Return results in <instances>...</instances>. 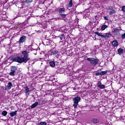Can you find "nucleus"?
<instances>
[{
	"label": "nucleus",
	"mask_w": 125,
	"mask_h": 125,
	"mask_svg": "<svg viewBox=\"0 0 125 125\" xmlns=\"http://www.w3.org/2000/svg\"><path fill=\"white\" fill-rule=\"evenodd\" d=\"M31 51V49H26V50H23L21 52V54L23 55V57L21 58L20 56H17L11 58L10 61H12V62H17L20 64L22 63H27V62L30 60L28 54Z\"/></svg>",
	"instance_id": "f257e3e1"
},
{
	"label": "nucleus",
	"mask_w": 125,
	"mask_h": 125,
	"mask_svg": "<svg viewBox=\"0 0 125 125\" xmlns=\"http://www.w3.org/2000/svg\"><path fill=\"white\" fill-rule=\"evenodd\" d=\"M88 62H90V64L92 66H96L98 64L99 60L98 59H95L94 58H87L86 59Z\"/></svg>",
	"instance_id": "f03ea898"
},
{
	"label": "nucleus",
	"mask_w": 125,
	"mask_h": 125,
	"mask_svg": "<svg viewBox=\"0 0 125 125\" xmlns=\"http://www.w3.org/2000/svg\"><path fill=\"white\" fill-rule=\"evenodd\" d=\"M17 71H18V66L15 65L11 66L10 67V72H9V75L12 77H14Z\"/></svg>",
	"instance_id": "7ed1b4c3"
},
{
	"label": "nucleus",
	"mask_w": 125,
	"mask_h": 125,
	"mask_svg": "<svg viewBox=\"0 0 125 125\" xmlns=\"http://www.w3.org/2000/svg\"><path fill=\"white\" fill-rule=\"evenodd\" d=\"M95 35H97L98 37H101L103 38V39H109L110 37H111V35L112 34H111V32L106 33L105 35H103L100 33L98 32H95Z\"/></svg>",
	"instance_id": "20e7f679"
},
{
	"label": "nucleus",
	"mask_w": 125,
	"mask_h": 125,
	"mask_svg": "<svg viewBox=\"0 0 125 125\" xmlns=\"http://www.w3.org/2000/svg\"><path fill=\"white\" fill-rule=\"evenodd\" d=\"M73 100L74 101L73 106H74V108H77V107H78V105L79 104V102L81 100V97L77 96L75 98H74L73 99Z\"/></svg>",
	"instance_id": "39448f33"
},
{
	"label": "nucleus",
	"mask_w": 125,
	"mask_h": 125,
	"mask_svg": "<svg viewBox=\"0 0 125 125\" xmlns=\"http://www.w3.org/2000/svg\"><path fill=\"white\" fill-rule=\"evenodd\" d=\"M65 13V8H60L59 10V13L60 16L62 18H66L67 15L66 14H63Z\"/></svg>",
	"instance_id": "423d86ee"
},
{
	"label": "nucleus",
	"mask_w": 125,
	"mask_h": 125,
	"mask_svg": "<svg viewBox=\"0 0 125 125\" xmlns=\"http://www.w3.org/2000/svg\"><path fill=\"white\" fill-rule=\"evenodd\" d=\"M97 87H99V88H100V89H104L105 86L104 84H102L101 81H99L97 83Z\"/></svg>",
	"instance_id": "0eeeda50"
},
{
	"label": "nucleus",
	"mask_w": 125,
	"mask_h": 125,
	"mask_svg": "<svg viewBox=\"0 0 125 125\" xmlns=\"http://www.w3.org/2000/svg\"><path fill=\"white\" fill-rule=\"evenodd\" d=\"M108 10H109V15H113V14H114L115 12V10H114L113 9V7H112L111 6L108 7Z\"/></svg>",
	"instance_id": "6e6552de"
},
{
	"label": "nucleus",
	"mask_w": 125,
	"mask_h": 125,
	"mask_svg": "<svg viewBox=\"0 0 125 125\" xmlns=\"http://www.w3.org/2000/svg\"><path fill=\"white\" fill-rule=\"evenodd\" d=\"M25 41H26V36H22L19 40L20 43H23V42H24Z\"/></svg>",
	"instance_id": "1a4fd4ad"
},
{
	"label": "nucleus",
	"mask_w": 125,
	"mask_h": 125,
	"mask_svg": "<svg viewBox=\"0 0 125 125\" xmlns=\"http://www.w3.org/2000/svg\"><path fill=\"white\" fill-rule=\"evenodd\" d=\"M111 44L114 47H116V46L119 45V42H118V41L114 40L113 42H111Z\"/></svg>",
	"instance_id": "9d476101"
},
{
	"label": "nucleus",
	"mask_w": 125,
	"mask_h": 125,
	"mask_svg": "<svg viewBox=\"0 0 125 125\" xmlns=\"http://www.w3.org/2000/svg\"><path fill=\"white\" fill-rule=\"evenodd\" d=\"M25 93L26 95L29 96L30 95V89L29 88L28 86L25 87Z\"/></svg>",
	"instance_id": "9b49d317"
},
{
	"label": "nucleus",
	"mask_w": 125,
	"mask_h": 125,
	"mask_svg": "<svg viewBox=\"0 0 125 125\" xmlns=\"http://www.w3.org/2000/svg\"><path fill=\"white\" fill-rule=\"evenodd\" d=\"M91 122L95 125V124H98V123H99V119L97 118H92Z\"/></svg>",
	"instance_id": "f8f14e48"
},
{
	"label": "nucleus",
	"mask_w": 125,
	"mask_h": 125,
	"mask_svg": "<svg viewBox=\"0 0 125 125\" xmlns=\"http://www.w3.org/2000/svg\"><path fill=\"white\" fill-rule=\"evenodd\" d=\"M17 115V111L16 110L15 111H12L10 113V117H14V116H16Z\"/></svg>",
	"instance_id": "ddd939ff"
},
{
	"label": "nucleus",
	"mask_w": 125,
	"mask_h": 125,
	"mask_svg": "<svg viewBox=\"0 0 125 125\" xmlns=\"http://www.w3.org/2000/svg\"><path fill=\"white\" fill-rule=\"evenodd\" d=\"M11 87H12V83L10 82L8 83V85L7 86V88L9 90V89H11Z\"/></svg>",
	"instance_id": "4468645a"
},
{
	"label": "nucleus",
	"mask_w": 125,
	"mask_h": 125,
	"mask_svg": "<svg viewBox=\"0 0 125 125\" xmlns=\"http://www.w3.org/2000/svg\"><path fill=\"white\" fill-rule=\"evenodd\" d=\"M113 33L114 35H118L120 33V31H119L118 28H115L114 29Z\"/></svg>",
	"instance_id": "2eb2a0df"
},
{
	"label": "nucleus",
	"mask_w": 125,
	"mask_h": 125,
	"mask_svg": "<svg viewBox=\"0 0 125 125\" xmlns=\"http://www.w3.org/2000/svg\"><path fill=\"white\" fill-rule=\"evenodd\" d=\"M37 105H39V103L38 102H36L34 104H33L32 105H31V109H34V108H36Z\"/></svg>",
	"instance_id": "dca6fc26"
},
{
	"label": "nucleus",
	"mask_w": 125,
	"mask_h": 125,
	"mask_svg": "<svg viewBox=\"0 0 125 125\" xmlns=\"http://www.w3.org/2000/svg\"><path fill=\"white\" fill-rule=\"evenodd\" d=\"M49 65L52 68H54L55 67V62L54 61L50 62Z\"/></svg>",
	"instance_id": "f3484780"
},
{
	"label": "nucleus",
	"mask_w": 125,
	"mask_h": 125,
	"mask_svg": "<svg viewBox=\"0 0 125 125\" xmlns=\"http://www.w3.org/2000/svg\"><path fill=\"white\" fill-rule=\"evenodd\" d=\"M51 55H56V54H58V51L56 50H54L51 52Z\"/></svg>",
	"instance_id": "a211bd4d"
},
{
	"label": "nucleus",
	"mask_w": 125,
	"mask_h": 125,
	"mask_svg": "<svg viewBox=\"0 0 125 125\" xmlns=\"http://www.w3.org/2000/svg\"><path fill=\"white\" fill-rule=\"evenodd\" d=\"M72 6H73V0H70L68 4V7H69V8H71Z\"/></svg>",
	"instance_id": "6ab92c4d"
},
{
	"label": "nucleus",
	"mask_w": 125,
	"mask_h": 125,
	"mask_svg": "<svg viewBox=\"0 0 125 125\" xmlns=\"http://www.w3.org/2000/svg\"><path fill=\"white\" fill-rule=\"evenodd\" d=\"M108 72V70L106 71H103L100 72L101 76H104V75H106Z\"/></svg>",
	"instance_id": "aec40b11"
},
{
	"label": "nucleus",
	"mask_w": 125,
	"mask_h": 125,
	"mask_svg": "<svg viewBox=\"0 0 125 125\" xmlns=\"http://www.w3.org/2000/svg\"><path fill=\"white\" fill-rule=\"evenodd\" d=\"M108 27V26L106 24L103 25L101 27L102 31H104L106 28Z\"/></svg>",
	"instance_id": "412c9836"
},
{
	"label": "nucleus",
	"mask_w": 125,
	"mask_h": 125,
	"mask_svg": "<svg viewBox=\"0 0 125 125\" xmlns=\"http://www.w3.org/2000/svg\"><path fill=\"white\" fill-rule=\"evenodd\" d=\"M64 34H61L58 37V38H60L61 41H62L63 39H65V37Z\"/></svg>",
	"instance_id": "4be33fe9"
},
{
	"label": "nucleus",
	"mask_w": 125,
	"mask_h": 125,
	"mask_svg": "<svg viewBox=\"0 0 125 125\" xmlns=\"http://www.w3.org/2000/svg\"><path fill=\"white\" fill-rule=\"evenodd\" d=\"M1 115L3 116V117H5L6 115H7V111L4 110L2 112Z\"/></svg>",
	"instance_id": "5701e85b"
},
{
	"label": "nucleus",
	"mask_w": 125,
	"mask_h": 125,
	"mask_svg": "<svg viewBox=\"0 0 125 125\" xmlns=\"http://www.w3.org/2000/svg\"><path fill=\"white\" fill-rule=\"evenodd\" d=\"M118 53H120V54L123 53V52H124V50L122 49V48H120L118 50Z\"/></svg>",
	"instance_id": "b1692460"
},
{
	"label": "nucleus",
	"mask_w": 125,
	"mask_h": 125,
	"mask_svg": "<svg viewBox=\"0 0 125 125\" xmlns=\"http://www.w3.org/2000/svg\"><path fill=\"white\" fill-rule=\"evenodd\" d=\"M33 0H25V2H26V3H30L33 2Z\"/></svg>",
	"instance_id": "393cba45"
},
{
	"label": "nucleus",
	"mask_w": 125,
	"mask_h": 125,
	"mask_svg": "<svg viewBox=\"0 0 125 125\" xmlns=\"http://www.w3.org/2000/svg\"><path fill=\"white\" fill-rule=\"evenodd\" d=\"M47 124L45 122H41L39 125H46Z\"/></svg>",
	"instance_id": "a878e982"
},
{
	"label": "nucleus",
	"mask_w": 125,
	"mask_h": 125,
	"mask_svg": "<svg viewBox=\"0 0 125 125\" xmlns=\"http://www.w3.org/2000/svg\"><path fill=\"white\" fill-rule=\"evenodd\" d=\"M95 76H96L97 77L98 76H101V74L100 73H99L98 71H96V73L95 74Z\"/></svg>",
	"instance_id": "bb28decb"
},
{
	"label": "nucleus",
	"mask_w": 125,
	"mask_h": 125,
	"mask_svg": "<svg viewBox=\"0 0 125 125\" xmlns=\"http://www.w3.org/2000/svg\"><path fill=\"white\" fill-rule=\"evenodd\" d=\"M122 38L123 39H125V33H124V34H123L121 36Z\"/></svg>",
	"instance_id": "cd10ccee"
},
{
	"label": "nucleus",
	"mask_w": 125,
	"mask_h": 125,
	"mask_svg": "<svg viewBox=\"0 0 125 125\" xmlns=\"http://www.w3.org/2000/svg\"><path fill=\"white\" fill-rule=\"evenodd\" d=\"M104 20H108V19H107V17H104Z\"/></svg>",
	"instance_id": "c85d7f7f"
},
{
	"label": "nucleus",
	"mask_w": 125,
	"mask_h": 125,
	"mask_svg": "<svg viewBox=\"0 0 125 125\" xmlns=\"http://www.w3.org/2000/svg\"><path fill=\"white\" fill-rule=\"evenodd\" d=\"M62 20H64V21H66V19H62Z\"/></svg>",
	"instance_id": "c756f323"
},
{
	"label": "nucleus",
	"mask_w": 125,
	"mask_h": 125,
	"mask_svg": "<svg viewBox=\"0 0 125 125\" xmlns=\"http://www.w3.org/2000/svg\"><path fill=\"white\" fill-rule=\"evenodd\" d=\"M122 28H120L119 30V31H122Z\"/></svg>",
	"instance_id": "7c9ffc66"
},
{
	"label": "nucleus",
	"mask_w": 125,
	"mask_h": 125,
	"mask_svg": "<svg viewBox=\"0 0 125 125\" xmlns=\"http://www.w3.org/2000/svg\"><path fill=\"white\" fill-rule=\"evenodd\" d=\"M96 17H97V16H95V18H96Z\"/></svg>",
	"instance_id": "2f4dec72"
}]
</instances>
